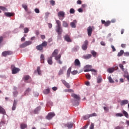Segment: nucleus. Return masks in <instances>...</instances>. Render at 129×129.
<instances>
[{
	"mask_svg": "<svg viewBox=\"0 0 129 129\" xmlns=\"http://www.w3.org/2000/svg\"><path fill=\"white\" fill-rule=\"evenodd\" d=\"M124 51L122 50H121L118 53L117 56L118 57H120V56H122L123 54Z\"/></svg>",
	"mask_w": 129,
	"mask_h": 129,
	"instance_id": "34",
	"label": "nucleus"
},
{
	"mask_svg": "<svg viewBox=\"0 0 129 129\" xmlns=\"http://www.w3.org/2000/svg\"><path fill=\"white\" fill-rule=\"evenodd\" d=\"M108 79L110 83H114V81H113V80H112V78H111V77L109 76L108 77Z\"/></svg>",
	"mask_w": 129,
	"mask_h": 129,
	"instance_id": "40",
	"label": "nucleus"
},
{
	"mask_svg": "<svg viewBox=\"0 0 129 129\" xmlns=\"http://www.w3.org/2000/svg\"><path fill=\"white\" fill-rule=\"evenodd\" d=\"M101 23L102 25H104L105 27H108V26L110 25L111 22L109 21H107L105 22V21L102 20Z\"/></svg>",
	"mask_w": 129,
	"mask_h": 129,
	"instance_id": "8",
	"label": "nucleus"
},
{
	"mask_svg": "<svg viewBox=\"0 0 129 129\" xmlns=\"http://www.w3.org/2000/svg\"><path fill=\"white\" fill-rule=\"evenodd\" d=\"M44 61H45V55L42 54L40 55V62L41 63H44Z\"/></svg>",
	"mask_w": 129,
	"mask_h": 129,
	"instance_id": "25",
	"label": "nucleus"
},
{
	"mask_svg": "<svg viewBox=\"0 0 129 129\" xmlns=\"http://www.w3.org/2000/svg\"><path fill=\"white\" fill-rule=\"evenodd\" d=\"M78 49H79V46H77L73 48V51H74V52H76V51L78 50Z\"/></svg>",
	"mask_w": 129,
	"mask_h": 129,
	"instance_id": "49",
	"label": "nucleus"
},
{
	"mask_svg": "<svg viewBox=\"0 0 129 129\" xmlns=\"http://www.w3.org/2000/svg\"><path fill=\"white\" fill-rule=\"evenodd\" d=\"M116 116H123V114L122 113H118L116 114Z\"/></svg>",
	"mask_w": 129,
	"mask_h": 129,
	"instance_id": "51",
	"label": "nucleus"
},
{
	"mask_svg": "<svg viewBox=\"0 0 129 129\" xmlns=\"http://www.w3.org/2000/svg\"><path fill=\"white\" fill-rule=\"evenodd\" d=\"M64 40L67 42H72V40L70 38V37L68 35H66L64 36Z\"/></svg>",
	"mask_w": 129,
	"mask_h": 129,
	"instance_id": "12",
	"label": "nucleus"
},
{
	"mask_svg": "<svg viewBox=\"0 0 129 129\" xmlns=\"http://www.w3.org/2000/svg\"><path fill=\"white\" fill-rule=\"evenodd\" d=\"M115 129H123V127L120 126H117L115 127Z\"/></svg>",
	"mask_w": 129,
	"mask_h": 129,
	"instance_id": "55",
	"label": "nucleus"
},
{
	"mask_svg": "<svg viewBox=\"0 0 129 129\" xmlns=\"http://www.w3.org/2000/svg\"><path fill=\"white\" fill-rule=\"evenodd\" d=\"M111 48L112 49L113 52H115V51H116V49H115V48L113 45H111Z\"/></svg>",
	"mask_w": 129,
	"mask_h": 129,
	"instance_id": "60",
	"label": "nucleus"
},
{
	"mask_svg": "<svg viewBox=\"0 0 129 129\" xmlns=\"http://www.w3.org/2000/svg\"><path fill=\"white\" fill-rule=\"evenodd\" d=\"M53 116H55V113L52 112L49 113L46 116V119H51V118H52V117H53Z\"/></svg>",
	"mask_w": 129,
	"mask_h": 129,
	"instance_id": "11",
	"label": "nucleus"
},
{
	"mask_svg": "<svg viewBox=\"0 0 129 129\" xmlns=\"http://www.w3.org/2000/svg\"><path fill=\"white\" fill-rule=\"evenodd\" d=\"M91 54H92L93 57L96 58V56H97V52H96L95 51L91 50Z\"/></svg>",
	"mask_w": 129,
	"mask_h": 129,
	"instance_id": "24",
	"label": "nucleus"
},
{
	"mask_svg": "<svg viewBox=\"0 0 129 129\" xmlns=\"http://www.w3.org/2000/svg\"><path fill=\"white\" fill-rule=\"evenodd\" d=\"M24 33L25 34H27V33H28L29 32V28H24Z\"/></svg>",
	"mask_w": 129,
	"mask_h": 129,
	"instance_id": "46",
	"label": "nucleus"
},
{
	"mask_svg": "<svg viewBox=\"0 0 129 129\" xmlns=\"http://www.w3.org/2000/svg\"><path fill=\"white\" fill-rule=\"evenodd\" d=\"M17 103H18V101L14 100L12 106V110H16V108H17Z\"/></svg>",
	"mask_w": 129,
	"mask_h": 129,
	"instance_id": "14",
	"label": "nucleus"
},
{
	"mask_svg": "<svg viewBox=\"0 0 129 129\" xmlns=\"http://www.w3.org/2000/svg\"><path fill=\"white\" fill-rule=\"evenodd\" d=\"M40 110H41V107H38L34 110V113L35 114H37Z\"/></svg>",
	"mask_w": 129,
	"mask_h": 129,
	"instance_id": "27",
	"label": "nucleus"
},
{
	"mask_svg": "<svg viewBox=\"0 0 129 129\" xmlns=\"http://www.w3.org/2000/svg\"><path fill=\"white\" fill-rule=\"evenodd\" d=\"M48 27L49 28V29H51V28L52 27V24L48 23Z\"/></svg>",
	"mask_w": 129,
	"mask_h": 129,
	"instance_id": "64",
	"label": "nucleus"
},
{
	"mask_svg": "<svg viewBox=\"0 0 129 129\" xmlns=\"http://www.w3.org/2000/svg\"><path fill=\"white\" fill-rule=\"evenodd\" d=\"M94 29V27L93 26H89L87 28V33L88 36L89 37H91V35H92V31Z\"/></svg>",
	"mask_w": 129,
	"mask_h": 129,
	"instance_id": "2",
	"label": "nucleus"
},
{
	"mask_svg": "<svg viewBox=\"0 0 129 129\" xmlns=\"http://www.w3.org/2000/svg\"><path fill=\"white\" fill-rule=\"evenodd\" d=\"M0 113L2 114H6V110L0 106Z\"/></svg>",
	"mask_w": 129,
	"mask_h": 129,
	"instance_id": "23",
	"label": "nucleus"
},
{
	"mask_svg": "<svg viewBox=\"0 0 129 129\" xmlns=\"http://www.w3.org/2000/svg\"><path fill=\"white\" fill-rule=\"evenodd\" d=\"M114 71V68H109L107 70V72H108V73H113Z\"/></svg>",
	"mask_w": 129,
	"mask_h": 129,
	"instance_id": "32",
	"label": "nucleus"
},
{
	"mask_svg": "<svg viewBox=\"0 0 129 129\" xmlns=\"http://www.w3.org/2000/svg\"><path fill=\"white\" fill-rule=\"evenodd\" d=\"M127 103H128V100H122L120 102V105L122 106L123 105H125V104H127Z\"/></svg>",
	"mask_w": 129,
	"mask_h": 129,
	"instance_id": "19",
	"label": "nucleus"
},
{
	"mask_svg": "<svg viewBox=\"0 0 129 129\" xmlns=\"http://www.w3.org/2000/svg\"><path fill=\"white\" fill-rule=\"evenodd\" d=\"M37 71L38 73V75H41V69L40 68V67H38L37 69Z\"/></svg>",
	"mask_w": 129,
	"mask_h": 129,
	"instance_id": "42",
	"label": "nucleus"
},
{
	"mask_svg": "<svg viewBox=\"0 0 129 129\" xmlns=\"http://www.w3.org/2000/svg\"><path fill=\"white\" fill-rule=\"evenodd\" d=\"M74 64L75 66H78L79 67H80V61H79V59H76L75 60Z\"/></svg>",
	"mask_w": 129,
	"mask_h": 129,
	"instance_id": "18",
	"label": "nucleus"
},
{
	"mask_svg": "<svg viewBox=\"0 0 129 129\" xmlns=\"http://www.w3.org/2000/svg\"><path fill=\"white\" fill-rule=\"evenodd\" d=\"M124 56H126V57H128L129 52H124Z\"/></svg>",
	"mask_w": 129,
	"mask_h": 129,
	"instance_id": "59",
	"label": "nucleus"
},
{
	"mask_svg": "<svg viewBox=\"0 0 129 129\" xmlns=\"http://www.w3.org/2000/svg\"><path fill=\"white\" fill-rule=\"evenodd\" d=\"M70 73H71V68H70L67 71L68 77H70Z\"/></svg>",
	"mask_w": 129,
	"mask_h": 129,
	"instance_id": "37",
	"label": "nucleus"
},
{
	"mask_svg": "<svg viewBox=\"0 0 129 129\" xmlns=\"http://www.w3.org/2000/svg\"><path fill=\"white\" fill-rule=\"evenodd\" d=\"M90 129H94V124L92 123L90 126Z\"/></svg>",
	"mask_w": 129,
	"mask_h": 129,
	"instance_id": "53",
	"label": "nucleus"
},
{
	"mask_svg": "<svg viewBox=\"0 0 129 129\" xmlns=\"http://www.w3.org/2000/svg\"><path fill=\"white\" fill-rule=\"evenodd\" d=\"M77 23V21L74 20L73 22L70 23L71 26L72 28H76V24Z\"/></svg>",
	"mask_w": 129,
	"mask_h": 129,
	"instance_id": "16",
	"label": "nucleus"
},
{
	"mask_svg": "<svg viewBox=\"0 0 129 129\" xmlns=\"http://www.w3.org/2000/svg\"><path fill=\"white\" fill-rule=\"evenodd\" d=\"M24 81H28V79H30V76L28 75L25 76L23 78Z\"/></svg>",
	"mask_w": 129,
	"mask_h": 129,
	"instance_id": "41",
	"label": "nucleus"
},
{
	"mask_svg": "<svg viewBox=\"0 0 129 129\" xmlns=\"http://www.w3.org/2000/svg\"><path fill=\"white\" fill-rule=\"evenodd\" d=\"M122 112H123V114H124V116L125 117H126V118H128L129 117L128 113H127V112L125 111V110H123Z\"/></svg>",
	"mask_w": 129,
	"mask_h": 129,
	"instance_id": "29",
	"label": "nucleus"
},
{
	"mask_svg": "<svg viewBox=\"0 0 129 129\" xmlns=\"http://www.w3.org/2000/svg\"><path fill=\"white\" fill-rule=\"evenodd\" d=\"M55 31L57 33L58 35H61L63 32V29H62V27H56Z\"/></svg>",
	"mask_w": 129,
	"mask_h": 129,
	"instance_id": "9",
	"label": "nucleus"
},
{
	"mask_svg": "<svg viewBox=\"0 0 129 129\" xmlns=\"http://www.w3.org/2000/svg\"><path fill=\"white\" fill-rule=\"evenodd\" d=\"M35 13H36V14H39V13H40V10H39V9L38 8H36L35 10H34Z\"/></svg>",
	"mask_w": 129,
	"mask_h": 129,
	"instance_id": "56",
	"label": "nucleus"
},
{
	"mask_svg": "<svg viewBox=\"0 0 129 129\" xmlns=\"http://www.w3.org/2000/svg\"><path fill=\"white\" fill-rule=\"evenodd\" d=\"M86 77L87 79H89V80H90L91 78V76H90V75L88 74V75H86Z\"/></svg>",
	"mask_w": 129,
	"mask_h": 129,
	"instance_id": "52",
	"label": "nucleus"
},
{
	"mask_svg": "<svg viewBox=\"0 0 129 129\" xmlns=\"http://www.w3.org/2000/svg\"><path fill=\"white\" fill-rule=\"evenodd\" d=\"M18 92L16 91H15L14 92H13V94L14 95V96H17L18 95Z\"/></svg>",
	"mask_w": 129,
	"mask_h": 129,
	"instance_id": "61",
	"label": "nucleus"
},
{
	"mask_svg": "<svg viewBox=\"0 0 129 129\" xmlns=\"http://www.w3.org/2000/svg\"><path fill=\"white\" fill-rule=\"evenodd\" d=\"M0 10H2V11H3V12H6V11H8L6 7L3 6H0Z\"/></svg>",
	"mask_w": 129,
	"mask_h": 129,
	"instance_id": "43",
	"label": "nucleus"
},
{
	"mask_svg": "<svg viewBox=\"0 0 129 129\" xmlns=\"http://www.w3.org/2000/svg\"><path fill=\"white\" fill-rule=\"evenodd\" d=\"M90 117V115L89 114H87L83 116V118L86 120V119H88Z\"/></svg>",
	"mask_w": 129,
	"mask_h": 129,
	"instance_id": "35",
	"label": "nucleus"
},
{
	"mask_svg": "<svg viewBox=\"0 0 129 129\" xmlns=\"http://www.w3.org/2000/svg\"><path fill=\"white\" fill-rule=\"evenodd\" d=\"M62 26L64 28H67L68 27V23L66 21H63Z\"/></svg>",
	"mask_w": 129,
	"mask_h": 129,
	"instance_id": "33",
	"label": "nucleus"
},
{
	"mask_svg": "<svg viewBox=\"0 0 129 129\" xmlns=\"http://www.w3.org/2000/svg\"><path fill=\"white\" fill-rule=\"evenodd\" d=\"M64 92H70V93H72V92H74V91H73V90L72 89H65L64 90Z\"/></svg>",
	"mask_w": 129,
	"mask_h": 129,
	"instance_id": "38",
	"label": "nucleus"
},
{
	"mask_svg": "<svg viewBox=\"0 0 129 129\" xmlns=\"http://www.w3.org/2000/svg\"><path fill=\"white\" fill-rule=\"evenodd\" d=\"M100 44H101V45L102 46H105V42H104V41H101V42H100Z\"/></svg>",
	"mask_w": 129,
	"mask_h": 129,
	"instance_id": "63",
	"label": "nucleus"
},
{
	"mask_svg": "<svg viewBox=\"0 0 129 129\" xmlns=\"http://www.w3.org/2000/svg\"><path fill=\"white\" fill-rule=\"evenodd\" d=\"M22 7L23 9H24L25 11H26V12H28V6L27 5H23Z\"/></svg>",
	"mask_w": 129,
	"mask_h": 129,
	"instance_id": "45",
	"label": "nucleus"
},
{
	"mask_svg": "<svg viewBox=\"0 0 129 129\" xmlns=\"http://www.w3.org/2000/svg\"><path fill=\"white\" fill-rule=\"evenodd\" d=\"M44 94H49L50 93V89H47L43 91Z\"/></svg>",
	"mask_w": 129,
	"mask_h": 129,
	"instance_id": "36",
	"label": "nucleus"
},
{
	"mask_svg": "<svg viewBox=\"0 0 129 129\" xmlns=\"http://www.w3.org/2000/svg\"><path fill=\"white\" fill-rule=\"evenodd\" d=\"M89 71H91V72H94V75H96V70L93 69H86V70H84V72H89Z\"/></svg>",
	"mask_w": 129,
	"mask_h": 129,
	"instance_id": "17",
	"label": "nucleus"
},
{
	"mask_svg": "<svg viewBox=\"0 0 129 129\" xmlns=\"http://www.w3.org/2000/svg\"><path fill=\"white\" fill-rule=\"evenodd\" d=\"M36 49H37L38 51H42L43 47L41 44H39V45L36 46Z\"/></svg>",
	"mask_w": 129,
	"mask_h": 129,
	"instance_id": "22",
	"label": "nucleus"
},
{
	"mask_svg": "<svg viewBox=\"0 0 129 129\" xmlns=\"http://www.w3.org/2000/svg\"><path fill=\"white\" fill-rule=\"evenodd\" d=\"M77 4L78 5H81V4H82V2L81 1V0H78L77 2Z\"/></svg>",
	"mask_w": 129,
	"mask_h": 129,
	"instance_id": "62",
	"label": "nucleus"
},
{
	"mask_svg": "<svg viewBox=\"0 0 129 129\" xmlns=\"http://www.w3.org/2000/svg\"><path fill=\"white\" fill-rule=\"evenodd\" d=\"M92 57V55L90 54L84 55L83 56V58L85 59L86 60H88V59H90Z\"/></svg>",
	"mask_w": 129,
	"mask_h": 129,
	"instance_id": "13",
	"label": "nucleus"
},
{
	"mask_svg": "<svg viewBox=\"0 0 129 129\" xmlns=\"http://www.w3.org/2000/svg\"><path fill=\"white\" fill-rule=\"evenodd\" d=\"M64 69H65V67H62V69H60L58 72V75H62L63 74L64 71Z\"/></svg>",
	"mask_w": 129,
	"mask_h": 129,
	"instance_id": "30",
	"label": "nucleus"
},
{
	"mask_svg": "<svg viewBox=\"0 0 129 129\" xmlns=\"http://www.w3.org/2000/svg\"><path fill=\"white\" fill-rule=\"evenodd\" d=\"M70 14H74L75 13V10L73 8H71L70 10Z\"/></svg>",
	"mask_w": 129,
	"mask_h": 129,
	"instance_id": "48",
	"label": "nucleus"
},
{
	"mask_svg": "<svg viewBox=\"0 0 129 129\" xmlns=\"http://www.w3.org/2000/svg\"><path fill=\"white\" fill-rule=\"evenodd\" d=\"M50 3L52 6H55V1L54 0L50 1Z\"/></svg>",
	"mask_w": 129,
	"mask_h": 129,
	"instance_id": "54",
	"label": "nucleus"
},
{
	"mask_svg": "<svg viewBox=\"0 0 129 129\" xmlns=\"http://www.w3.org/2000/svg\"><path fill=\"white\" fill-rule=\"evenodd\" d=\"M20 71V69L14 68L12 69V74H17Z\"/></svg>",
	"mask_w": 129,
	"mask_h": 129,
	"instance_id": "15",
	"label": "nucleus"
},
{
	"mask_svg": "<svg viewBox=\"0 0 129 129\" xmlns=\"http://www.w3.org/2000/svg\"><path fill=\"white\" fill-rule=\"evenodd\" d=\"M57 16L59 17V20L62 21L65 18V13L63 11H60L57 13Z\"/></svg>",
	"mask_w": 129,
	"mask_h": 129,
	"instance_id": "3",
	"label": "nucleus"
},
{
	"mask_svg": "<svg viewBox=\"0 0 129 129\" xmlns=\"http://www.w3.org/2000/svg\"><path fill=\"white\" fill-rule=\"evenodd\" d=\"M52 58V56H50L47 59V62L49 65H52V64H53Z\"/></svg>",
	"mask_w": 129,
	"mask_h": 129,
	"instance_id": "20",
	"label": "nucleus"
},
{
	"mask_svg": "<svg viewBox=\"0 0 129 129\" xmlns=\"http://www.w3.org/2000/svg\"><path fill=\"white\" fill-rule=\"evenodd\" d=\"M28 127V125L26 123H22L20 124V128L21 129H25Z\"/></svg>",
	"mask_w": 129,
	"mask_h": 129,
	"instance_id": "21",
	"label": "nucleus"
},
{
	"mask_svg": "<svg viewBox=\"0 0 129 129\" xmlns=\"http://www.w3.org/2000/svg\"><path fill=\"white\" fill-rule=\"evenodd\" d=\"M71 73L72 75H76L78 73V72L77 71H74Z\"/></svg>",
	"mask_w": 129,
	"mask_h": 129,
	"instance_id": "50",
	"label": "nucleus"
},
{
	"mask_svg": "<svg viewBox=\"0 0 129 129\" xmlns=\"http://www.w3.org/2000/svg\"><path fill=\"white\" fill-rule=\"evenodd\" d=\"M59 53V50L58 49H55L52 53V57H54L55 60L57 61L58 64H62V61H61V54H59L58 55Z\"/></svg>",
	"mask_w": 129,
	"mask_h": 129,
	"instance_id": "1",
	"label": "nucleus"
},
{
	"mask_svg": "<svg viewBox=\"0 0 129 129\" xmlns=\"http://www.w3.org/2000/svg\"><path fill=\"white\" fill-rule=\"evenodd\" d=\"M88 40H85L84 42V44L82 46V48L84 51H86L87 50V46H88Z\"/></svg>",
	"mask_w": 129,
	"mask_h": 129,
	"instance_id": "6",
	"label": "nucleus"
},
{
	"mask_svg": "<svg viewBox=\"0 0 129 129\" xmlns=\"http://www.w3.org/2000/svg\"><path fill=\"white\" fill-rule=\"evenodd\" d=\"M62 83L67 87V88H70V85H69V83H67L65 80H61Z\"/></svg>",
	"mask_w": 129,
	"mask_h": 129,
	"instance_id": "10",
	"label": "nucleus"
},
{
	"mask_svg": "<svg viewBox=\"0 0 129 129\" xmlns=\"http://www.w3.org/2000/svg\"><path fill=\"white\" fill-rule=\"evenodd\" d=\"M55 23L57 24L56 28L61 27V21L58 20H55Z\"/></svg>",
	"mask_w": 129,
	"mask_h": 129,
	"instance_id": "28",
	"label": "nucleus"
},
{
	"mask_svg": "<svg viewBox=\"0 0 129 129\" xmlns=\"http://www.w3.org/2000/svg\"><path fill=\"white\" fill-rule=\"evenodd\" d=\"M97 83H101V82L102 81V78H101V77L99 76L97 78Z\"/></svg>",
	"mask_w": 129,
	"mask_h": 129,
	"instance_id": "31",
	"label": "nucleus"
},
{
	"mask_svg": "<svg viewBox=\"0 0 129 129\" xmlns=\"http://www.w3.org/2000/svg\"><path fill=\"white\" fill-rule=\"evenodd\" d=\"M32 44V41H25L24 43L20 45V48H25V47H27V46H29V45Z\"/></svg>",
	"mask_w": 129,
	"mask_h": 129,
	"instance_id": "4",
	"label": "nucleus"
},
{
	"mask_svg": "<svg viewBox=\"0 0 129 129\" xmlns=\"http://www.w3.org/2000/svg\"><path fill=\"white\" fill-rule=\"evenodd\" d=\"M48 44V43H47L46 41H44L42 42V44H41L40 45L42 46V47L43 48V47H46L47 45Z\"/></svg>",
	"mask_w": 129,
	"mask_h": 129,
	"instance_id": "39",
	"label": "nucleus"
},
{
	"mask_svg": "<svg viewBox=\"0 0 129 129\" xmlns=\"http://www.w3.org/2000/svg\"><path fill=\"white\" fill-rule=\"evenodd\" d=\"M67 126L68 127V128H71L73 127V124H72V123H68L67 124Z\"/></svg>",
	"mask_w": 129,
	"mask_h": 129,
	"instance_id": "44",
	"label": "nucleus"
},
{
	"mask_svg": "<svg viewBox=\"0 0 129 129\" xmlns=\"http://www.w3.org/2000/svg\"><path fill=\"white\" fill-rule=\"evenodd\" d=\"M71 96L75 99V101H79V100H80V96H79V95L72 93Z\"/></svg>",
	"mask_w": 129,
	"mask_h": 129,
	"instance_id": "7",
	"label": "nucleus"
},
{
	"mask_svg": "<svg viewBox=\"0 0 129 129\" xmlns=\"http://www.w3.org/2000/svg\"><path fill=\"white\" fill-rule=\"evenodd\" d=\"M30 91H31V89H30V88H28L26 90L25 93H26V94H28V93H29V92H30Z\"/></svg>",
	"mask_w": 129,
	"mask_h": 129,
	"instance_id": "57",
	"label": "nucleus"
},
{
	"mask_svg": "<svg viewBox=\"0 0 129 129\" xmlns=\"http://www.w3.org/2000/svg\"><path fill=\"white\" fill-rule=\"evenodd\" d=\"M5 16H6V17H13L14 16V14L12 13H10V12H6L5 13Z\"/></svg>",
	"mask_w": 129,
	"mask_h": 129,
	"instance_id": "26",
	"label": "nucleus"
},
{
	"mask_svg": "<svg viewBox=\"0 0 129 129\" xmlns=\"http://www.w3.org/2000/svg\"><path fill=\"white\" fill-rule=\"evenodd\" d=\"M90 117H92L93 116H97V114L96 113H93L92 114H90Z\"/></svg>",
	"mask_w": 129,
	"mask_h": 129,
	"instance_id": "47",
	"label": "nucleus"
},
{
	"mask_svg": "<svg viewBox=\"0 0 129 129\" xmlns=\"http://www.w3.org/2000/svg\"><path fill=\"white\" fill-rule=\"evenodd\" d=\"M13 55V52L10 50L5 51L2 52V56L3 57H7L8 55Z\"/></svg>",
	"mask_w": 129,
	"mask_h": 129,
	"instance_id": "5",
	"label": "nucleus"
},
{
	"mask_svg": "<svg viewBox=\"0 0 129 129\" xmlns=\"http://www.w3.org/2000/svg\"><path fill=\"white\" fill-rule=\"evenodd\" d=\"M119 67L122 70H124L123 69V65L122 64H119Z\"/></svg>",
	"mask_w": 129,
	"mask_h": 129,
	"instance_id": "58",
	"label": "nucleus"
}]
</instances>
